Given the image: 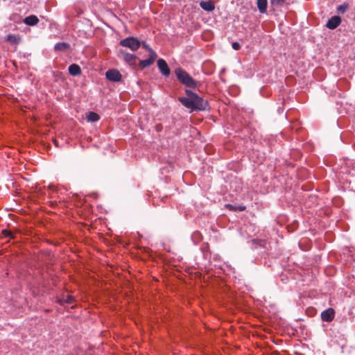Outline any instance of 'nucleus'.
<instances>
[{"label":"nucleus","mask_w":355,"mask_h":355,"mask_svg":"<svg viewBox=\"0 0 355 355\" xmlns=\"http://www.w3.org/2000/svg\"><path fill=\"white\" fill-rule=\"evenodd\" d=\"M4 232L6 233V234H9L10 233L7 232L6 230H4Z\"/></svg>","instance_id":"5701e85b"},{"label":"nucleus","mask_w":355,"mask_h":355,"mask_svg":"<svg viewBox=\"0 0 355 355\" xmlns=\"http://www.w3.org/2000/svg\"><path fill=\"white\" fill-rule=\"evenodd\" d=\"M175 74L178 79L186 86L192 88L196 87L197 83L185 71L181 69H176Z\"/></svg>","instance_id":"f03ea898"},{"label":"nucleus","mask_w":355,"mask_h":355,"mask_svg":"<svg viewBox=\"0 0 355 355\" xmlns=\"http://www.w3.org/2000/svg\"><path fill=\"white\" fill-rule=\"evenodd\" d=\"M341 19L338 16H334L329 19L327 23V27L329 29H334L339 26Z\"/></svg>","instance_id":"6e6552de"},{"label":"nucleus","mask_w":355,"mask_h":355,"mask_svg":"<svg viewBox=\"0 0 355 355\" xmlns=\"http://www.w3.org/2000/svg\"><path fill=\"white\" fill-rule=\"evenodd\" d=\"M87 119L89 122H96L99 119V116L93 112H90L87 114Z\"/></svg>","instance_id":"dca6fc26"},{"label":"nucleus","mask_w":355,"mask_h":355,"mask_svg":"<svg viewBox=\"0 0 355 355\" xmlns=\"http://www.w3.org/2000/svg\"><path fill=\"white\" fill-rule=\"evenodd\" d=\"M232 46L235 50H239L240 49V44L238 42H233Z\"/></svg>","instance_id":"412c9836"},{"label":"nucleus","mask_w":355,"mask_h":355,"mask_svg":"<svg viewBox=\"0 0 355 355\" xmlns=\"http://www.w3.org/2000/svg\"><path fill=\"white\" fill-rule=\"evenodd\" d=\"M6 40L11 44H17L19 42L20 38L15 35H8L6 37Z\"/></svg>","instance_id":"2eb2a0df"},{"label":"nucleus","mask_w":355,"mask_h":355,"mask_svg":"<svg viewBox=\"0 0 355 355\" xmlns=\"http://www.w3.org/2000/svg\"><path fill=\"white\" fill-rule=\"evenodd\" d=\"M157 58V54L154 51H150V55H149V58L146 60H140V66L141 68H146L151 65L155 60Z\"/></svg>","instance_id":"20e7f679"},{"label":"nucleus","mask_w":355,"mask_h":355,"mask_svg":"<svg viewBox=\"0 0 355 355\" xmlns=\"http://www.w3.org/2000/svg\"><path fill=\"white\" fill-rule=\"evenodd\" d=\"M73 302V298L72 296L67 295V296H63L62 298L58 300V302L61 305H64L65 304H70Z\"/></svg>","instance_id":"4468645a"},{"label":"nucleus","mask_w":355,"mask_h":355,"mask_svg":"<svg viewBox=\"0 0 355 355\" xmlns=\"http://www.w3.org/2000/svg\"><path fill=\"white\" fill-rule=\"evenodd\" d=\"M244 208H245L244 207H239V210H240V211H242V210H243V209H244Z\"/></svg>","instance_id":"4be33fe9"},{"label":"nucleus","mask_w":355,"mask_h":355,"mask_svg":"<svg viewBox=\"0 0 355 355\" xmlns=\"http://www.w3.org/2000/svg\"><path fill=\"white\" fill-rule=\"evenodd\" d=\"M39 19L35 15H30L24 19V22L28 26H34L37 24Z\"/></svg>","instance_id":"9b49d317"},{"label":"nucleus","mask_w":355,"mask_h":355,"mask_svg":"<svg viewBox=\"0 0 355 355\" xmlns=\"http://www.w3.org/2000/svg\"><path fill=\"white\" fill-rule=\"evenodd\" d=\"M187 97L180 98L181 103L188 108L192 110H205L208 107L206 100L198 96L191 90H186Z\"/></svg>","instance_id":"f257e3e1"},{"label":"nucleus","mask_w":355,"mask_h":355,"mask_svg":"<svg viewBox=\"0 0 355 355\" xmlns=\"http://www.w3.org/2000/svg\"><path fill=\"white\" fill-rule=\"evenodd\" d=\"M69 72L71 76H78L81 73L80 67L76 64H72L69 67Z\"/></svg>","instance_id":"9d476101"},{"label":"nucleus","mask_w":355,"mask_h":355,"mask_svg":"<svg viewBox=\"0 0 355 355\" xmlns=\"http://www.w3.org/2000/svg\"><path fill=\"white\" fill-rule=\"evenodd\" d=\"M284 0H271V3L272 5H279L283 3Z\"/></svg>","instance_id":"6ab92c4d"},{"label":"nucleus","mask_w":355,"mask_h":355,"mask_svg":"<svg viewBox=\"0 0 355 355\" xmlns=\"http://www.w3.org/2000/svg\"><path fill=\"white\" fill-rule=\"evenodd\" d=\"M257 7L261 13H265L267 10V0H257Z\"/></svg>","instance_id":"f8f14e48"},{"label":"nucleus","mask_w":355,"mask_h":355,"mask_svg":"<svg viewBox=\"0 0 355 355\" xmlns=\"http://www.w3.org/2000/svg\"><path fill=\"white\" fill-rule=\"evenodd\" d=\"M347 6L341 5L338 8V12L340 13H344L346 11Z\"/></svg>","instance_id":"a211bd4d"},{"label":"nucleus","mask_w":355,"mask_h":355,"mask_svg":"<svg viewBox=\"0 0 355 355\" xmlns=\"http://www.w3.org/2000/svg\"><path fill=\"white\" fill-rule=\"evenodd\" d=\"M124 60L130 65H134L135 64V61L137 57L132 53H129L125 51H121Z\"/></svg>","instance_id":"1a4fd4ad"},{"label":"nucleus","mask_w":355,"mask_h":355,"mask_svg":"<svg viewBox=\"0 0 355 355\" xmlns=\"http://www.w3.org/2000/svg\"><path fill=\"white\" fill-rule=\"evenodd\" d=\"M106 78L109 80L116 82L120 80L121 75L117 70L111 69L106 72Z\"/></svg>","instance_id":"39448f33"},{"label":"nucleus","mask_w":355,"mask_h":355,"mask_svg":"<svg viewBox=\"0 0 355 355\" xmlns=\"http://www.w3.org/2000/svg\"><path fill=\"white\" fill-rule=\"evenodd\" d=\"M69 45L65 42L58 43L55 45L56 51H65L68 49Z\"/></svg>","instance_id":"f3484780"},{"label":"nucleus","mask_w":355,"mask_h":355,"mask_svg":"<svg viewBox=\"0 0 355 355\" xmlns=\"http://www.w3.org/2000/svg\"><path fill=\"white\" fill-rule=\"evenodd\" d=\"M157 66L163 75L168 76L170 74V69L165 60L163 59L158 60Z\"/></svg>","instance_id":"0eeeda50"},{"label":"nucleus","mask_w":355,"mask_h":355,"mask_svg":"<svg viewBox=\"0 0 355 355\" xmlns=\"http://www.w3.org/2000/svg\"><path fill=\"white\" fill-rule=\"evenodd\" d=\"M142 46H143V48H144L149 52V55H150V51H153V50L146 43H143Z\"/></svg>","instance_id":"aec40b11"},{"label":"nucleus","mask_w":355,"mask_h":355,"mask_svg":"<svg viewBox=\"0 0 355 355\" xmlns=\"http://www.w3.org/2000/svg\"><path fill=\"white\" fill-rule=\"evenodd\" d=\"M120 45L129 48L130 50L135 51L139 48L141 43L137 38L129 37L121 40Z\"/></svg>","instance_id":"7ed1b4c3"},{"label":"nucleus","mask_w":355,"mask_h":355,"mask_svg":"<svg viewBox=\"0 0 355 355\" xmlns=\"http://www.w3.org/2000/svg\"><path fill=\"white\" fill-rule=\"evenodd\" d=\"M200 6L203 10L207 11H212L214 9V5L211 1H201Z\"/></svg>","instance_id":"ddd939ff"},{"label":"nucleus","mask_w":355,"mask_h":355,"mask_svg":"<svg viewBox=\"0 0 355 355\" xmlns=\"http://www.w3.org/2000/svg\"><path fill=\"white\" fill-rule=\"evenodd\" d=\"M335 312L333 309H328L322 312L321 318L323 321L331 322L334 320Z\"/></svg>","instance_id":"423d86ee"}]
</instances>
